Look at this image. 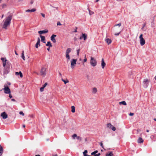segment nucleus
<instances>
[{
    "label": "nucleus",
    "mask_w": 156,
    "mask_h": 156,
    "mask_svg": "<svg viewBox=\"0 0 156 156\" xmlns=\"http://www.w3.org/2000/svg\"><path fill=\"white\" fill-rule=\"evenodd\" d=\"M12 18L11 16H9L6 17L4 23L2 26V28L7 29L8 27L9 26L11 23V21Z\"/></svg>",
    "instance_id": "1"
},
{
    "label": "nucleus",
    "mask_w": 156,
    "mask_h": 156,
    "mask_svg": "<svg viewBox=\"0 0 156 156\" xmlns=\"http://www.w3.org/2000/svg\"><path fill=\"white\" fill-rule=\"evenodd\" d=\"M121 23H119L118 24H117L116 25H115L114 26V27H116L117 26H119V28H115L114 30L115 32H119L118 33H115V36H118L119 35V34L120 33L121 31H120V29L119 28V27L121 26Z\"/></svg>",
    "instance_id": "2"
},
{
    "label": "nucleus",
    "mask_w": 156,
    "mask_h": 156,
    "mask_svg": "<svg viewBox=\"0 0 156 156\" xmlns=\"http://www.w3.org/2000/svg\"><path fill=\"white\" fill-rule=\"evenodd\" d=\"M4 88L2 89V90H4V92L6 94L10 93V90L7 84H6L4 85Z\"/></svg>",
    "instance_id": "3"
},
{
    "label": "nucleus",
    "mask_w": 156,
    "mask_h": 156,
    "mask_svg": "<svg viewBox=\"0 0 156 156\" xmlns=\"http://www.w3.org/2000/svg\"><path fill=\"white\" fill-rule=\"evenodd\" d=\"M150 81V79H144L143 83V86L144 88H146L148 87Z\"/></svg>",
    "instance_id": "4"
},
{
    "label": "nucleus",
    "mask_w": 156,
    "mask_h": 156,
    "mask_svg": "<svg viewBox=\"0 0 156 156\" xmlns=\"http://www.w3.org/2000/svg\"><path fill=\"white\" fill-rule=\"evenodd\" d=\"M143 35L141 34L139 37L140 39V44L141 46L143 45L145 43V40L143 37Z\"/></svg>",
    "instance_id": "5"
},
{
    "label": "nucleus",
    "mask_w": 156,
    "mask_h": 156,
    "mask_svg": "<svg viewBox=\"0 0 156 156\" xmlns=\"http://www.w3.org/2000/svg\"><path fill=\"white\" fill-rule=\"evenodd\" d=\"M71 49L70 48H68L66 50V58L67 59L68 61L70 59V57L69 54L71 51Z\"/></svg>",
    "instance_id": "6"
},
{
    "label": "nucleus",
    "mask_w": 156,
    "mask_h": 156,
    "mask_svg": "<svg viewBox=\"0 0 156 156\" xmlns=\"http://www.w3.org/2000/svg\"><path fill=\"white\" fill-rule=\"evenodd\" d=\"M90 64L93 66H95L97 64V61L93 58L91 57L90 61Z\"/></svg>",
    "instance_id": "7"
},
{
    "label": "nucleus",
    "mask_w": 156,
    "mask_h": 156,
    "mask_svg": "<svg viewBox=\"0 0 156 156\" xmlns=\"http://www.w3.org/2000/svg\"><path fill=\"white\" fill-rule=\"evenodd\" d=\"M41 74L43 76H44L46 74V69L44 67H42L40 71Z\"/></svg>",
    "instance_id": "8"
},
{
    "label": "nucleus",
    "mask_w": 156,
    "mask_h": 156,
    "mask_svg": "<svg viewBox=\"0 0 156 156\" xmlns=\"http://www.w3.org/2000/svg\"><path fill=\"white\" fill-rule=\"evenodd\" d=\"M77 61V59H73L71 61V68L72 69H73L74 68L76 64V62Z\"/></svg>",
    "instance_id": "9"
},
{
    "label": "nucleus",
    "mask_w": 156,
    "mask_h": 156,
    "mask_svg": "<svg viewBox=\"0 0 156 156\" xmlns=\"http://www.w3.org/2000/svg\"><path fill=\"white\" fill-rule=\"evenodd\" d=\"M1 116L4 119H5L8 118V115L5 112H2L1 114Z\"/></svg>",
    "instance_id": "10"
},
{
    "label": "nucleus",
    "mask_w": 156,
    "mask_h": 156,
    "mask_svg": "<svg viewBox=\"0 0 156 156\" xmlns=\"http://www.w3.org/2000/svg\"><path fill=\"white\" fill-rule=\"evenodd\" d=\"M56 35L53 34L51 37V40L54 43H55L56 42V41L55 37H56Z\"/></svg>",
    "instance_id": "11"
},
{
    "label": "nucleus",
    "mask_w": 156,
    "mask_h": 156,
    "mask_svg": "<svg viewBox=\"0 0 156 156\" xmlns=\"http://www.w3.org/2000/svg\"><path fill=\"white\" fill-rule=\"evenodd\" d=\"M87 35L86 34H82V36L80 37V40L82 39L83 38L84 40H85L87 38Z\"/></svg>",
    "instance_id": "12"
},
{
    "label": "nucleus",
    "mask_w": 156,
    "mask_h": 156,
    "mask_svg": "<svg viewBox=\"0 0 156 156\" xmlns=\"http://www.w3.org/2000/svg\"><path fill=\"white\" fill-rule=\"evenodd\" d=\"M48 30H40L38 31V33L40 34H43L46 33H48Z\"/></svg>",
    "instance_id": "13"
},
{
    "label": "nucleus",
    "mask_w": 156,
    "mask_h": 156,
    "mask_svg": "<svg viewBox=\"0 0 156 156\" xmlns=\"http://www.w3.org/2000/svg\"><path fill=\"white\" fill-rule=\"evenodd\" d=\"M15 74L17 76H18L19 75L21 78H22L23 76L22 73L20 71L19 72H16L15 73Z\"/></svg>",
    "instance_id": "14"
},
{
    "label": "nucleus",
    "mask_w": 156,
    "mask_h": 156,
    "mask_svg": "<svg viewBox=\"0 0 156 156\" xmlns=\"http://www.w3.org/2000/svg\"><path fill=\"white\" fill-rule=\"evenodd\" d=\"M105 41L108 44H110L112 42V40L109 38L106 39Z\"/></svg>",
    "instance_id": "15"
},
{
    "label": "nucleus",
    "mask_w": 156,
    "mask_h": 156,
    "mask_svg": "<svg viewBox=\"0 0 156 156\" xmlns=\"http://www.w3.org/2000/svg\"><path fill=\"white\" fill-rule=\"evenodd\" d=\"M41 38V41L42 42H43L44 43H45V38L44 36H42L41 35L40 36Z\"/></svg>",
    "instance_id": "16"
},
{
    "label": "nucleus",
    "mask_w": 156,
    "mask_h": 156,
    "mask_svg": "<svg viewBox=\"0 0 156 156\" xmlns=\"http://www.w3.org/2000/svg\"><path fill=\"white\" fill-rule=\"evenodd\" d=\"M105 65V62L103 58H102L101 60V66L103 69Z\"/></svg>",
    "instance_id": "17"
},
{
    "label": "nucleus",
    "mask_w": 156,
    "mask_h": 156,
    "mask_svg": "<svg viewBox=\"0 0 156 156\" xmlns=\"http://www.w3.org/2000/svg\"><path fill=\"white\" fill-rule=\"evenodd\" d=\"M36 11V9H32L30 10L28 9L26 10V12H33Z\"/></svg>",
    "instance_id": "18"
},
{
    "label": "nucleus",
    "mask_w": 156,
    "mask_h": 156,
    "mask_svg": "<svg viewBox=\"0 0 156 156\" xmlns=\"http://www.w3.org/2000/svg\"><path fill=\"white\" fill-rule=\"evenodd\" d=\"M144 142V140H143V139L141 138L140 137L137 141V142L138 143H143Z\"/></svg>",
    "instance_id": "19"
},
{
    "label": "nucleus",
    "mask_w": 156,
    "mask_h": 156,
    "mask_svg": "<svg viewBox=\"0 0 156 156\" xmlns=\"http://www.w3.org/2000/svg\"><path fill=\"white\" fill-rule=\"evenodd\" d=\"M119 104L120 105L122 104L124 105H126V101H122L121 102H119Z\"/></svg>",
    "instance_id": "20"
},
{
    "label": "nucleus",
    "mask_w": 156,
    "mask_h": 156,
    "mask_svg": "<svg viewBox=\"0 0 156 156\" xmlns=\"http://www.w3.org/2000/svg\"><path fill=\"white\" fill-rule=\"evenodd\" d=\"M3 153V148L2 146L0 145V156H1Z\"/></svg>",
    "instance_id": "21"
},
{
    "label": "nucleus",
    "mask_w": 156,
    "mask_h": 156,
    "mask_svg": "<svg viewBox=\"0 0 156 156\" xmlns=\"http://www.w3.org/2000/svg\"><path fill=\"white\" fill-rule=\"evenodd\" d=\"M113 154L112 152H110L109 153H107L106 154V156H112Z\"/></svg>",
    "instance_id": "22"
},
{
    "label": "nucleus",
    "mask_w": 156,
    "mask_h": 156,
    "mask_svg": "<svg viewBox=\"0 0 156 156\" xmlns=\"http://www.w3.org/2000/svg\"><path fill=\"white\" fill-rule=\"evenodd\" d=\"M46 45L47 46H49V47H52V45L51 44L50 42V41H48L47 42V43L46 44Z\"/></svg>",
    "instance_id": "23"
},
{
    "label": "nucleus",
    "mask_w": 156,
    "mask_h": 156,
    "mask_svg": "<svg viewBox=\"0 0 156 156\" xmlns=\"http://www.w3.org/2000/svg\"><path fill=\"white\" fill-rule=\"evenodd\" d=\"M71 112L73 113H74L75 112V107L74 106H72L71 107Z\"/></svg>",
    "instance_id": "24"
},
{
    "label": "nucleus",
    "mask_w": 156,
    "mask_h": 156,
    "mask_svg": "<svg viewBox=\"0 0 156 156\" xmlns=\"http://www.w3.org/2000/svg\"><path fill=\"white\" fill-rule=\"evenodd\" d=\"M87 150H85L83 152V156H88L89 155H87L86 154L87 153Z\"/></svg>",
    "instance_id": "25"
},
{
    "label": "nucleus",
    "mask_w": 156,
    "mask_h": 156,
    "mask_svg": "<svg viewBox=\"0 0 156 156\" xmlns=\"http://www.w3.org/2000/svg\"><path fill=\"white\" fill-rule=\"evenodd\" d=\"M7 62V60L6 59H5V60L4 62H3V66L5 67V66L6 65V63H7L8 62Z\"/></svg>",
    "instance_id": "26"
},
{
    "label": "nucleus",
    "mask_w": 156,
    "mask_h": 156,
    "mask_svg": "<svg viewBox=\"0 0 156 156\" xmlns=\"http://www.w3.org/2000/svg\"><path fill=\"white\" fill-rule=\"evenodd\" d=\"M92 91L94 93H96L97 91V88L95 87L93 88L92 89Z\"/></svg>",
    "instance_id": "27"
},
{
    "label": "nucleus",
    "mask_w": 156,
    "mask_h": 156,
    "mask_svg": "<svg viewBox=\"0 0 156 156\" xmlns=\"http://www.w3.org/2000/svg\"><path fill=\"white\" fill-rule=\"evenodd\" d=\"M24 51H22V58L23 59V60H25V56L24 55Z\"/></svg>",
    "instance_id": "28"
},
{
    "label": "nucleus",
    "mask_w": 156,
    "mask_h": 156,
    "mask_svg": "<svg viewBox=\"0 0 156 156\" xmlns=\"http://www.w3.org/2000/svg\"><path fill=\"white\" fill-rule=\"evenodd\" d=\"M98 152V151L97 150L95 151H94L92 152L91 153V155H95L96 153H97Z\"/></svg>",
    "instance_id": "29"
},
{
    "label": "nucleus",
    "mask_w": 156,
    "mask_h": 156,
    "mask_svg": "<svg viewBox=\"0 0 156 156\" xmlns=\"http://www.w3.org/2000/svg\"><path fill=\"white\" fill-rule=\"evenodd\" d=\"M112 126L110 123H108L107 124V126L110 128H111Z\"/></svg>",
    "instance_id": "30"
},
{
    "label": "nucleus",
    "mask_w": 156,
    "mask_h": 156,
    "mask_svg": "<svg viewBox=\"0 0 156 156\" xmlns=\"http://www.w3.org/2000/svg\"><path fill=\"white\" fill-rule=\"evenodd\" d=\"M62 80L64 82L65 84H66V83H68L69 82L68 80H67L66 81H65L64 79H62Z\"/></svg>",
    "instance_id": "31"
},
{
    "label": "nucleus",
    "mask_w": 156,
    "mask_h": 156,
    "mask_svg": "<svg viewBox=\"0 0 156 156\" xmlns=\"http://www.w3.org/2000/svg\"><path fill=\"white\" fill-rule=\"evenodd\" d=\"M76 139L78 140H80V141H81L82 140V138L80 136H77Z\"/></svg>",
    "instance_id": "32"
},
{
    "label": "nucleus",
    "mask_w": 156,
    "mask_h": 156,
    "mask_svg": "<svg viewBox=\"0 0 156 156\" xmlns=\"http://www.w3.org/2000/svg\"><path fill=\"white\" fill-rule=\"evenodd\" d=\"M40 43L37 42V43L35 45V47L36 48H38V45L39 46H40Z\"/></svg>",
    "instance_id": "33"
},
{
    "label": "nucleus",
    "mask_w": 156,
    "mask_h": 156,
    "mask_svg": "<svg viewBox=\"0 0 156 156\" xmlns=\"http://www.w3.org/2000/svg\"><path fill=\"white\" fill-rule=\"evenodd\" d=\"M77 136L76 134H74L72 136V137L73 139H75V137H77Z\"/></svg>",
    "instance_id": "34"
},
{
    "label": "nucleus",
    "mask_w": 156,
    "mask_h": 156,
    "mask_svg": "<svg viewBox=\"0 0 156 156\" xmlns=\"http://www.w3.org/2000/svg\"><path fill=\"white\" fill-rule=\"evenodd\" d=\"M112 130L113 131H115L116 130L115 127L114 126H112V127L111 128Z\"/></svg>",
    "instance_id": "35"
},
{
    "label": "nucleus",
    "mask_w": 156,
    "mask_h": 156,
    "mask_svg": "<svg viewBox=\"0 0 156 156\" xmlns=\"http://www.w3.org/2000/svg\"><path fill=\"white\" fill-rule=\"evenodd\" d=\"M89 14H90V15H92L94 13L93 12L91 11L90 10H89Z\"/></svg>",
    "instance_id": "36"
},
{
    "label": "nucleus",
    "mask_w": 156,
    "mask_h": 156,
    "mask_svg": "<svg viewBox=\"0 0 156 156\" xmlns=\"http://www.w3.org/2000/svg\"><path fill=\"white\" fill-rule=\"evenodd\" d=\"M44 87H41L40 88V91L41 92H42L44 90Z\"/></svg>",
    "instance_id": "37"
},
{
    "label": "nucleus",
    "mask_w": 156,
    "mask_h": 156,
    "mask_svg": "<svg viewBox=\"0 0 156 156\" xmlns=\"http://www.w3.org/2000/svg\"><path fill=\"white\" fill-rule=\"evenodd\" d=\"M5 59H6V58H2H2H1V60L2 61V62H4V61H5Z\"/></svg>",
    "instance_id": "38"
},
{
    "label": "nucleus",
    "mask_w": 156,
    "mask_h": 156,
    "mask_svg": "<svg viewBox=\"0 0 156 156\" xmlns=\"http://www.w3.org/2000/svg\"><path fill=\"white\" fill-rule=\"evenodd\" d=\"M48 83H45L43 86V87L45 88L46 86L47 85Z\"/></svg>",
    "instance_id": "39"
},
{
    "label": "nucleus",
    "mask_w": 156,
    "mask_h": 156,
    "mask_svg": "<svg viewBox=\"0 0 156 156\" xmlns=\"http://www.w3.org/2000/svg\"><path fill=\"white\" fill-rule=\"evenodd\" d=\"M19 114L20 115H22L23 116H24V113H23V112L22 111H21L20 112Z\"/></svg>",
    "instance_id": "40"
},
{
    "label": "nucleus",
    "mask_w": 156,
    "mask_h": 156,
    "mask_svg": "<svg viewBox=\"0 0 156 156\" xmlns=\"http://www.w3.org/2000/svg\"><path fill=\"white\" fill-rule=\"evenodd\" d=\"M57 25L58 26V25L61 26V25H62V24H61V23H60V22H58L57 23Z\"/></svg>",
    "instance_id": "41"
},
{
    "label": "nucleus",
    "mask_w": 156,
    "mask_h": 156,
    "mask_svg": "<svg viewBox=\"0 0 156 156\" xmlns=\"http://www.w3.org/2000/svg\"><path fill=\"white\" fill-rule=\"evenodd\" d=\"M5 70H6V69L5 68H4V73L5 74H7L8 73V72H6V71H5Z\"/></svg>",
    "instance_id": "42"
},
{
    "label": "nucleus",
    "mask_w": 156,
    "mask_h": 156,
    "mask_svg": "<svg viewBox=\"0 0 156 156\" xmlns=\"http://www.w3.org/2000/svg\"><path fill=\"white\" fill-rule=\"evenodd\" d=\"M101 155L100 153H98V154H96L95 155H94V156H99Z\"/></svg>",
    "instance_id": "43"
},
{
    "label": "nucleus",
    "mask_w": 156,
    "mask_h": 156,
    "mask_svg": "<svg viewBox=\"0 0 156 156\" xmlns=\"http://www.w3.org/2000/svg\"><path fill=\"white\" fill-rule=\"evenodd\" d=\"M100 145L102 147L104 148L103 146V143L102 142L100 143Z\"/></svg>",
    "instance_id": "44"
},
{
    "label": "nucleus",
    "mask_w": 156,
    "mask_h": 156,
    "mask_svg": "<svg viewBox=\"0 0 156 156\" xmlns=\"http://www.w3.org/2000/svg\"><path fill=\"white\" fill-rule=\"evenodd\" d=\"M134 115V114L133 113H130L129 114V115L131 116H132L133 115Z\"/></svg>",
    "instance_id": "45"
},
{
    "label": "nucleus",
    "mask_w": 156,
    "mask_h": 156,
    "mask_svg": "<svg viewBox=\"0 0 156 156\" xmlns=\"http://www.w3.org/2000/svg\"><path fill=\"white\" fill-rule=\"evenodd\" d=\"M87 61V59L86 58V56H85V58L84 59L83 61L84 62H86Z\"/></svg>",
    "instance_id": "46"
},
{
    "label": "nucleus",
    "mask_w": 156,
    "mask_h": 156,
    "mask_svg": "<svg viewBox=\"0 0 156 156\" xmlns=\"http://www.w3.org/2000/svg\"><path fill=\"white\" fill-rule=\"evenodd\" d=\"M9 94V97L10 98H12V95H11V94L10 93V94Z\"/></svg>",
    "instance_id": "47"
},
{
    "label": "nucleus",
    "mask_w": 156,
    "mask_h": 156,
    "mask_svg": "<svg viewBox=\"0 0 156 156\" xmlns=\"http://www.w3.org/2000/svg\"><path fill=\"white\" fill-rule=\"evenodd\" d=\"M79 51H80V49H79L77 50V54L78 55H79Z\"/></svg>",
    "instance_id": "48"
},
{
    "label": "nucleus",
    "mask_w": 156,
    "mask_h": 156,
    "mask_svg": "<svg viewBox=\"0 0 156 156\" xmlns=\"http://www.w3.org/2000/svg\"><path fill=\"white\" fill-rule=\"evenodd\" d=\"M77 27H76V29L74 31V32H77Z\"/></svg>",
    "instance_id": "49"
},
{
    "label": "nucleus",
    "mask_w": 156,
    "mask_h": 156,
    "mask_svg": "<svg viewBox=\"0 0 156 156\" xmlns=\"http://www.w3.org/2000/svg\"><path fill=\"white\" fill-rule=\"evenodd\" d=\"M41 15H42V16L43 17H45V15L43 13H41Z\"/></svg>",
    "instance_id": "50"
},
{
    "label": "nucleus",
    "mask_w": 156,
    "mask_h": 156,
    "mask_svg": "<svg viewBox=\"0 0 156 156\" xmlns=\"http://www.w3.org/2000/svg\"><path fill=\"white\" fill-rule=\"evenodd\" d=\"M37 42L40 43V39L39 37H38V38L37 39Z\"/></svg>",
    "instance_id": "51"
},
{
    "label": "nucleus",
    "mask_w": 156,
    "mask_h": 156,
    "mask_svg": "<svg viewBox=\"0 0 156 156\" xmlns=\"http://www.w3.org/2000/svg\"><path fill=\"white\" fill-rule=\"evenodd\" d=\"M59 76H60L61 77H62V74H61V73L59 72Z\"/></svg>",
    "instance_id": "52"
},
{
    "label": "nucleus",
    "mask_w": 156,
    "mask_h": 156,
    "mask_svg": "<svg viewBox=\"0 0 156 156\" xmlns=\"http://www.w3.org/2000/svg\"><path fill=\"white\" fill-rule=\"evenodd\" d=\"M77 39L76 37H75L74 38V41H76L77 40Z\"/></svg>",
    "instance_id": "53"
},
{
    "label": "nucleus",
    "mask_w": 156,
    "mask_h": 156,
    "mask_svg": "<svg viewBox=\"0 0 156 156\" xmlns=\"http://www.w3.org/2000/svg\"><path fill=\"white\" fill-rule=\"evenodd\" d=\"M11 100L12 101H15V100L13 98H12L11 99Z\"/></svg>",
    "instance_id": "54"
},
{
    "label": "nucleus",
    "mask_w": 156,
    "mask_h": 156,
    "mask_svg": "<svg viewBox=\"0 0 156 156\" xmlns=\"http://www.w3.org/2000/svg\"><path fill=\"white\" fill-rule=\"evenodd\" d=\"M23 127L24 128H25V125H23Z\"/></svg>",
    "instance_id": "55"
},
{
    "label": "nucleus",
    "mask_w": 156,
    "mask_h": 156,
    "mask_svg": "<svg viewBox=\"0 0 156 156\" xmlns=\"http://www.w3.org/2000/svg\"><path fill=\"white\" fill-rule=\"evenodd\" d=\"M15 54L16 55H18V54L16 52V51H15Z\"/></svg>",
    "instance_id": "56"
},
{
    "label": "nucleus",
    "mask_w": 156,
    "mask_h": 156,
    "mask_svg": "<svg viewBox=\"0 0 156 156\" xmlns=\"http://www.w3.org/2000/svg\"><path fill=\"white\" fill-rule=\"evenodd\" d=\"M47 50L48 51H49V50H50V48H47Z\"/></svg>",
    "instance_id": "57"
},
{
    "label": "nucleus",
    "mask_w": 156,
    "mask_h": 156,
    "mask_svg": "<svg viewBox=\"0 0 156 156\" xmlns=\"http://www.w3.org/2000/svg\"><path fill=\"white\" fill-rule=\"evenodd\" d=\"M33 3V1H31V2H30V3L31 4H32Z\"/></svg>",
    "instance_id": "58"
},
{
    "label": "nucleus",
    "mask_w": 156,
    "mask_h": 156,
    "mask_svg": "<svg viewBox=\"0 0 156 156\" xmlns=\"http://www.w3.org/2000/svg\"><path fill=\"white\" fill-rule=\"evenodd\" d=\"M35 156H41L40 155H36Z\"/></svg>",
    "instance_id": "59"
},
{
    "label": "nucleus",
    "mask_w": 156,
    "mask_h": 156,
    "mask_svg": "<svg viewBox=\"0 0 156 156\" xmlns=\"http://www.w3.org/2000/svg\"><path fill=\"white\" fill-rule=\"evenodd\" d=\"M146 131L147 132H149V130H148L147 129V130Z\"/></svg>",
    "instance_id": "60"
},
{
    "label": "nucleus",
    "mask_w": 156,
    "mask_h": 156,
    "mask_svg": "<svg viewBox=\"0 0 156 156\" xmlns=\"http://www.w3.org/2000/svg\"><path fill=\"white\" fill-rule=\"evenodd\" d=\"M154 79H155V80H156V76H155L154 77Z\"/></svg>",
    "instance_id": "61"
},
{
    "label": "nucleus",
    "mask_w": 156,
    "mask_h": 156,
    "mask_svg": "<svg viewBox=\"0 0 156 156\" xmlns=\"http://www.w3.org/2000/svg\"><path fill=\"white\" fill-rule=\"evenodd\" d=\"M154 121H156V119L154 118Z\"/></svg>",
    "instance_id": "62"
},
{
    "label": "nucleus",
    "mask_w": 156,
    "mask_h": 156,
    "mask_svg": "<svg viewBox=\"0 0 156 156\" xmlns=\"http://www.w3.org/2000/svg\"><path fill=\"white\" fill-rule=\"evenodd\" d=\"M99 0H96V2H98Z\"/></svg>",
    "instance_id": "63"
},
{
    "label": "nucleus",
    "mask_w": 156,
    "mask_h": 156,
    "mask_svg": "<svg viewBox=\"0 0 156 156\" xmlns=\"http://www.w3.org/2000/svg\"><path fill=\"white\" fill-rule=\"evenodd\" d=\"M54 156H58V155H57V154H56Z\"/></svg>",
    "instance_id": "64"
}]
</instances>
